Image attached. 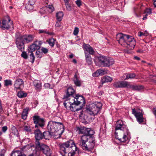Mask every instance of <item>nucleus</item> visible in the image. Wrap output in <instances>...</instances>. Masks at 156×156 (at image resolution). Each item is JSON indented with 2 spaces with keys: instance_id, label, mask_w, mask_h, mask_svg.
<instances>
[{
  "instance_id": "nucleus-1",
  "label": "nucleus",
  "mask_w": 156,
  "mask_h": 156,
  "mask_svg": "<svg viewBox=\"0 0 156 156\" xmlns=\"http://www.w3.org/2000/svg\"><path fill=\"white\" fill-rule=\"evenodd\" d=\"M59 152L62 156H75L76 152L78 153L79 149L74 141L71 140L59 144Z\"/></svg>"
},
{
  "instance_id": "nucleus-2",
  "label": "nucleus",
  "mask_w": 156,
  "mask_h": 156,
  "mask_svg": "<svg viewBox=\"0 0 156 156\" xmlns=\"http://www.w3.org/2000/svg\"><path fill=\"white\" fill-rule=\"evenodd\" d=\"M116 39L119 43L129 50L134 49L136 44L134 39L131 36L120 33L116 34Z\"/></svg>"
},
{
  "instance_id": "nucleus-3",
  "label": "nucleus",
  "mask_w": 156,
  "mask_h": 156,
  "mask_svg": "<svg viewBox=\"0 0 156 156\" xmlns=\"http://www.w3.org/2000/svg\"><path fill=\"white\" fill-rule=\"evenodd\" d=\"M47 127L48 130L51 131L52 137L55 139L60 138L64 131V126L60 122L51 121L49 122Z\"/></svg>"
},
{
  "instance_id": "nucleus-4",
  "label": "nucleus",
  "mask_w": 156,
  "mask_h": 156,
  "mask_svg": "<svg viewBox=\"0 0 156 156\" xmlns=\"http://www.w3.org/2000/svg\"><path fill=\"white\" fill-rule=\"evenodd\" d=\"M95 139L94 137L87 138L86 136L82 137L78 142L79 145L84 150L91 151L95 145Z\"/></svg>"
},
{
  "instance_id": "nucleus-5",
  "label": "nucleus",
  "mask_w": 156,
  "mask_h": 156,
  "mask_svg": "<svg viewBox=\"0 0 156 156\" xmlns=\"http://www.w3.org/2000/svg\"><path fill=\"white\" fill-rule=\"evenodd\" d=\"M102 106V104L100 102L92 103L90 105L89 107L86 108V112L90 115L94 116L98 114Z\"/></svg>"
},
{
  "instance_id": "nucleus-6",
  "label": "nucleus",
  "mask_w": 156,
  "mask_h": 156,
  "mask_svg": "<svg viewBox=\"0 0 156 156\" xmlns=\"http://www.w3.org/2000/svg\"><path fill=\"white\" fill-rule=\"evenodd\" d=\"M35 144V149L37 151H42L47 156L51 155V151L48 146L44 144H41L38 141L36 142Z\"/></svg>"
},
{
  "instance_id": "nucleus-7",
  "label": "nucleus",
  "mask_w": 156,
  "mask_h": 156,
  "mask_svg": "<svg viewBox=\"0 0 156 156\" xmlns=\"http://www.w3.org/2000/svg\"><path fill=\"white\" fill-rule=\"evenodd\" d=\"M77 129L78 131L79 134H83V135L81 136L80 139H81L82 137L84 136H86L87 138L93 137L92 135L94 133V132L90 129L83 126L80 127H78Z\"/></svg>"
},
{
  "instance_id": "nucleus-8",
  "label": "nucleus",
  "mask_w": 156,
  "mask_h": 156,
  "mask_svg": "<svg viewBox=\"0 0 156 156\" xmlns=\"http://www.w3.org/2000/svg\"><path fill=\"white\" fill-rule=\"evenodd\" d=\"M75 91L72 87L68 88L66 94L64 95L63 99L68 98L71 104H75L76 102L74 94Z\"/></svg>"
},
{
  "instance_id": "nucleus-9",
  "label": "nucleus",
  "mask_w": 156,
  "mask_h": 156,
  "mask_svg": "<svg viewBox=\"0 0 156 156\" xmlns=\"http://www.w3.org/2000/svg\"><path fill=\"white\" fill-rule=\"evenodd\" d=\"M94 62L96 65L99 67H105L107 66V58L106 56L103 55L96 56Z\"/></svg>"
},
{
  "instance_id": "nucleus-10",
  "label": "nucleus",
  "mask_w": 156,
  "mask_h": 156,
  "mask_svg": "<svg viewBox=\"0 0 156 156\" xmlns=\"http://www.w3.org/2000/svg\"><path fill=\"white\" fill-rule=\"evenodd\" d=\"M126 133L125 131L121 130L115 131V137L120 142L126 141L128 140V137L126 135L128 134V133Z\"/></svg>"
},
{
  "instance_id": "nucleus-11",
  "label": "nucleus",
  "mask_w": 156,
  "mask_h": 156,
  "mask_svg": "<svg viewBox=\"0 0 156 156\" xmlns=\"http://www.w3.org/2000/svg\"><path fill=\"white\" fill-rule=\"evenodd\" d=\"M8 21H7L6 20H3L2 21V26L1 27L3 30H13L14 29L13 24L12 22L11 21L9 16H7Z\"/></svg>"
},
{
  "instance_id": "nucleus-12",
  "label": "nucleus",
  "mask_w": 156,
  "mask_h": 156,
  "mask_svg": "<svg viewBox=\"0 0 156 156\" xmlns=\"http://www.w3.org/2000/svg\"><path fill=\"white\" fill-rule=\"evenodd\" d=\"M20 33H17L16 34V43L17 48L20 51H23L24 50L25 45L23 41L18 36Z\"/></svg>"
},
{
  "instance_id": "nucleus-13",
  "label": "nucleus",
  "mask_w": 156,
  "mask_h": 156,
  "mask_svg": "<svg viewBox=\"0 0 156 156\" xmlns=\"http://www.w3.org/2000/svg\"><path fill=\"white\" fill-rule=\"evenodd\" d=\"M33 119L34 123L36 124L35 126V128L38 127H42L44 125L45 121L44 119L41 118L38 115H34L33 116Z\"/></svg>"
},
{
  "instance_id": "nucleus-14",
  "label": "nucleus",
  "mask_w": 156,
  "mask_h": 156,
  "mask_svg": "<svg viewBox=\"0 0 156 156\" xmlns=\"http://www.w3.org/2000/svg\"><path fill=\"white\" fill-rule=\"evenodd\" d=\"M120 130L125 131L126 132V133L129 132L128 129L121 120H118L117 122L115 127V131H119Z\"/></svg>"
},
{
  "instance_id": "nucleus-15",
  "label": "nucleus",
  "mask_w": 156,
  "mask_h": 156,
  "mask_svg": "<svg viewBox=\"0 0 156 156\" xmlns=\"http://www.w3.org/2000/svg\"><path fill=\"white\" fill-rule=\"evenodd\" d=\"M132 113L134 115L136 118L137 121L140 123H142L143 121L144 118L143 114L140 112H138L135 109H132Z\"/></svg>"
},
{
  "instance_id": "nucleus-16",
  "label": "nucleus",
  "mask_w": 156,
  "mask_h": 156,
  "mask_svg": "<svg viewBox=\"0 0 156 156\" xmlns=\"http://www.w3.org/2000/svg\"><path fill=\"white\" fill-rule=\"evenodd\" d=\"M113 86L116 88H122L129 86V84L127 82L123 81H119L115 82Z\"/></svg>"
},
{
  "instance_id": "nucleus-17",
  "label": "nucleus",
  "mask_w": 156,
  "mask_h": 156,
  "mask_svg": "<svg viewBox=\"0 0 156 156\" xmlns=\"http://www.w3.org/2000/svg\"><path fill=\"white\" fill-rule=\"evenodd\" d=\"M83 48L84 49V53L85 52H86L89 53L88 54L93 55L94 54L95 51L90 45L88 44H86L83 43Z\"/></svg>"
},
{
  "instance_id": "nucleus-18",
  "label": "nucleus",
  "mask_w": 156,
  "mask_h": 156,
  "mask_svg": "<svg viewBox=\"0 0 156 156\" xmlns=\"http://www.w3.org/2000/svg\"><path fill=\"white\" fill-rule=\"evenodd\" d=\"M18 36L24 42L27 43L31 42L34 38L33 36L31 35H29L28 36H22L20 34Z\"/></svg>"
},
{
  "instance_id": "nucleus-19",
  "label": "nucleus",
  "mask_w": 156,
  "mask_h": 156,
  "mask_svg": "<svg viewBox=\"0 0 156 156\" xmlns=\"http://www.w3.org/2000/svg\"><path fill=\"white\" fill-rule=\"evenodd\" d=\"M24 82L21 79H18L14 82V87L16 90H20L21 86H23Z\"/></svg>"
},
{
  "instance_id": "nucleus-20",
  "label": "nucleus",
  "mask_w": 156,
  "mask_h": 156,
  "mask_svg": "<svg viewBox=\"0 0 156 156\" xmlns=\"http://www.w3.org/2000/svg\"><path fill=\"white\" fill-rule=\"evenodd\" d=\"M75 100L76 102L75 104L77 105H80V103L82 104H85V101L84 98L81 96L75 95Z\"/></svg>"
},
{
  "instance_id": "nucleus-21",
  "label": "nucleus",
  "mask_w": 156,
  "mask_h": 156,
  "mask_svg": "<svg viewBox=\"0 0 156 156\" xmlns=\"http://www.w3.org/2000/svg\"><path fill=\"white\" fill-rule=\"evenodd\" d=\"M36 42H36L32 44L28 47V49L27 50V51L28 52H29V51H30L31 52H33L36 50H38V49H40L41 44L40 45H37L36 44Z\"/></svg>"
},
{
  "instance_id": "nucleus-22",
  "label": "nucleus",
  "mask_w": 156,
  "mask_h": 156,
  "mask_svg": "<svg viewBox=\"0 0 156 156\" xmlns=\"http://www.w3.org/2000/svg\"><path fill=\"white\" fill-rule=\"evenodd\" d=\"M35 134V137L36 140V142L39 141V140H41L43 138V133L41 132L40 130L38 129H37L35 130L34 132Z\"/></svg>"
},
{
  "instance_id": "nucleus-23",
  "label": "nucleus",
  "mask_w": 156,
  "mask_h": 156,
  "mask_svg": "<svg viewBox=\"0 0 156 156\" xmlns=\"http://www.w3.org/2000/svg\"><path fill=\"white\" fill-rule=\"evenodd\" d=\"M33 84L34 87L35 89L37 91H41L42 88V85L40 81L37 80H35L33 81Z\"/></svg>"
},
{
  "instance_id": "nucleus-24",
  "label": "nucleus",
  "mask_w": 156,
  "mask_h": 156,
  "mask_svg": "<svg viewBox=\"0 0 156 156\" xmlns=\"http://www.w3.org/2000/svg\"><path fill=\"white\" fill-rule=\"evenodd\" d=\"M80 76L79 74L76 72L75 73L74 76L73 78V80L75 84L77 86H80L81 85V83L79 80Z\"/></svg>"
},
{
  "instance_id": "nucleus-25",
  "label": "nucleus",
  "mask_w": 156,
  "mask_h": 156,
  "mask_svg": "<svg viewBox=\"0 0 156 156\" xmlns=\"http://www.w3.org/2000/svg\"><path fill=\"white\" fill-rule=\"evenodd\" d=\"M90 55L85 52L86 62L88 65H91L92 63V59Z\"/></svg>"
},
{
  "instance_id": "nucleus-26",
  "label": "nucleus",
  "mask_w": 156,
  "mask_h": 156,
  "mask_svg": "<svg viewBox=\"0 0 156 156\" xmlns=\"http://www.w3.org/2000/svg\"><path fill=\"white\" fill-rule=\"evenodd\" d=\"M43 138L47 140H49L52 137L51 131L48 130L44 132L43 133Z\"/></svg>"
},
{
  "instance_id": "nucleus-27",
  "label": "nucleus",
  "mask_w": 156,
  "mask_h": 156,
  "mask_svg": "<svg viewBox=\"0 0 156 156\" xmlns=\"http://www.w3.org/2000/svg\"><path fill=\"white\" fill-rule=\"evenodd\" d=\"M129 87L131 88L132 89V90H140L143 89L144 88V87L142 85H130Z\"/></svg>"
},
{
  "instance_id": "nucleus-28",
  "label": "nucleus",
  "mask_w": 156,
  "mask_h": 156,
  "mask_svg": "<svg viewBox=\"0 0 156 156\" xmlns=\"http://www.w3.org/2000/svg\"><path fill=\"white\" fill-rule=\"evenodd\" d=\"M29 110L28 108H26L23 110L22 114V118L23 119L25 120L27 119Z\"/></svg>"
},
{
  "instance_id": "nucleus-29",
  "label": "nucleus",
  "mask_w": 156,
  "mask_h": 156,
  "mask_svg": "<svg viewBox=\"0 0 156 156\" xmlns=\"http://www.w3.org/2000/svg\"><path fill=\"white\" fill-rule=\"evenodd\" d=\"M64 14L62 12H59L56 13V19L58 21H61L62 19Z\"/></svg>"
},
{
  "instance_id": "nucleus-30",
  "label": "nucleus",
  "mask_w": 156,
  "mask_h": 156,
  "mask_svg": "<svg viewBox=\"0 0 156 156\" xmlns=\"http://www.w3.org/2000/svg\"><path fill=\"white\" fill-rule=\"evenodd\" d=\"M28 55L29 56L30 59L29 61L30 62H31L32 63H33L35 60V56L33 53V52H31L29 51V52H28Z\"/></svg>"
},
{
  "instance_id": "nucleus-31",
  "label": "nucleus",
  "mask_w": 156,
  "mask_h": 156,
  "mask_svg": "<svg viewBox=\"0 0 156 156\" xmlns=\"http://www.w3.org/2000/svg\"><path fill=\"white\" fill-rule=\"evenodd\" d=\"M33 3L32 4H30V2H29L28 4L26 5L25 8L27 10L30 11H31L33 9Z\"/></svg>"
},
{
  "instance_id": "nucleus-32",
  "label": "nucleus",
  "mask_w": 156,
  "mask_h": 156,
  "mask_svg": "<svg viewBox=\"0 0 156 156\" xmlns=\"http://www.w3.org/2000/svg\"><path fill=\"white\" fill-rule=\"evenodd\" d=\"M125 75L126 76V78L124 79L125 80L133 78L136 76L135 74L133 73L126 74Z\"/></svg>"
},
{
  "instance_id": "nucleus-33",
  "label": "nucleus",
  "mask_w": 156,
  "mask_h": 156,
  "mask_svg": "<svg viewBox=\"0 0 156 156\" xmlns=\"http://www.w3.org/2000/svg\"><path fill=\"white\" fill-rule=\"evenodd\" d=\"M27 96V94L23 91H20L17 93V96L20 98L25 97Z\"/></svg>"
},
{
  "instance_id": "nucleus-34",
  "label": "nucleus",
  "mask_w": 156,
  "mask_h": 156,
  "mask_svg": "<svg viewBox=\"0 0 156 156\" xmlns=\"http://www.w3.org/2000/svg\"><path fill=\"white\" fill-rule=\"evenodd\" d=\"M55 40L53 38L50 39L48 40L47 41L48 43L51 47L54 46L55 44Z\"/></svg>"
},
{
  "instance_id": "nucleus-35",
  "label": "nucleus",
  "mask_w": 156,
  "mask_h": 156,
  "mask_svg": "<svg viewBox=\"0 0 156 156\" xmlns=\"http://www.w3.org/2000/svg\"><path fill=\"white\" fill-rule=\"evenodd\" d=\"M77 105L76 104H73L70 105V108L69 110H70L73 112H75L76 110V107Z\"/></svg>"
},
{
  "instance_id": "nucleus-36",
  "label": "nucleus",
  "mask_w": 156,
  "mask_h": 156,
  "mask_svg": "<svg viewBox=\"0 0 156 156\" xmlns=\"http://www.w3.org/2000/svg\"><path fill=\"white\" fill-rule=\"evenodd\" d=\"M4 85L5 86H11L12 85V81L10 80H4Z\"/></svg>"
},
{
  "instance_id": "nucleus-37",
  "label": "nucleus",
  "mask_w": 156,
  "mask_h": 156,
  "mask_svg": "<svg viewBox=\"0 0 156 156\" xmlns=\"http://www.w3.org/2000/svg\"><path fill=\"white\" fill-rule=\"evenodd\" d=\"M114 62V60L112 58L108 57V66L113 65Z\"/></svg>"
},
{
  "instance_id": "nucleus-38",
  "label": "nucleus",
  "mask_w": 156,
  "mask_h": 156,
  "mask_svg": "<svg viewBox=\"0 0 156 156\" xmlns=\"http://www.w3.org/2000/svg\"><path fill=\"white\" fill-rule=\"evenodd\" d=\"M39 33L40 34L41 33H45L46 34H47L49 35H51L53 34V33L52 32H49L48 31H47V30L46 29H44V30H39Z\"/></svg>"
},
{
  "instance_id": "nucleus-39",
  "label": "nucleus",
  "mask_w": 156,
  "mask_h": 156,
  "mask_svg": "<svg viewBox=\"0 0 156 156\" xmlns=\"http://www.w3.org/2000/svg\"><path fill=\"white\" fill-rule=\"evenodd\" d=\"M47 9H50L51 12H52L54 10V8L52 5H49L47 6L46 7H44L43 9L45 10Z\"/></svg>"
},
{
  "instance_id": "nucleus-40",
  "label": "nucleus",
  "mask_w": 156,
  "mask_h": 156,
  "mask_svg": "<svg viewBox=\"0 0 156 156\" xmlns=\"http://www.w3.org/2000/svg\"><path fill=\"white\" fill-rule=\"evenodd\" d=\"M22 52V53L21 55V56L24 59H27L28 58V55L27 52L24 51Z\"/></svg>"
},
{
  "instance_id": "nucleus-41",
  "label": "nucleus",
  "mask_w": 156,
  "mask_h": 156,
  "mask_svg": "<svg viewBox=\"0 0 156 156\" xmlns=\"http://www.w3.org/2000/svg\"><path fill=\"white\" fill-rule=\"evenodd\" d=\"M24 129L28 132H31V129L29 125H25L24 126Z\"/></svg>"
},
{
  "instance_id": "nucleus-42",
  "label": "nucleus",
  "mask_w": 156,
  "mask_h": 156,
  "mask_svg": "<svg viewBox=\"0 0 156 156\" xmlns=\"http://www.w3.org/2000/svg\"><path fill=\"white\" fill-rule=\"evenodd\" d=\"M97 72H98L100 75H103L106 73V72L105 70L101 69L98 70Z\"/></svg>"
},
{
  "instance_id": "nucleus-43",
  "label": "nucleus",
  "mask_w": 156,
  "mask_h": 156,
  "mask_svg": "<svg viewBox=\"0 0 156 156\" xmlns=\"http://www.w3.org/2000/svg\"><path fill=\"white\" fill-rule=\"evenodd\" d=\"M101 84H103L104 83L107 82V79L106 76H104L101 79Z\"/></svg>"
},
{
  "instance_id": "nucleus-44",
  "label": "nucleus",
  "mask_w": 156,
  "mask_h": 156,
  "mask_svg": "<svg viewBox=\"0 0 156 156\" xmlns=\"http://www.w3.org/2000/svg\"><path fill=\"white\" fill-rule=\"evenodd\" d=\"M79 32V29L77 27H75L73 31V34L74 35L76 36L77 35Z\"/></svg>"
},
{
  "instance_id": "nucleus-45",
  "label": "nucleus",
  "mask_w": 156,
  "mask_h": 156,
  "mask_svg": "<svg viewBox=\"0 0 156 156\" xmlns=\"http://www.w3.org/2000/svg\"><path fill=\"white\" fill-rule=\"evenodd\" d=\"M66 9L69 11H70L72 9V7L69 4V3L65 4Z\"/></svg>"
},
{
  "instance_id": "nucleus-46",
  "label": "nucleus",
  "mask_w": 156,
  "mask_h": 156,
  "mask_svg": "<svg viewBox=\"0 0 156 156\" xmlns=\"http://www.w3.org/2000/svg\"><path fill=\"white\" fill-rule=\"evenodd\" d=\"M149 77L153 82L156 83V76H155L151 75H150Z\"/></svg>"
},
{
  "instance_id": "nucleus-47",
  "label": "nucleus",
  "mask_w": 156,
  "mask_h": 156,
  "mask_svg": "<svg viewBox=\"0 0 156 156\" xmlns=\"http://www.w3.org/2000/svg\"><path fill=\"white\" fill-rule=\"evenodd\" d=\"M36 53L37 58H41L42 57V52L38 51V50L36 51Z\"/></svg>"
},
{
  "instance_id": "nucleus-48",
  "label": "nucleus",
  "mask_w": 156,
  "mask_h": 156,
  "mask_svg": "<svg viewBox=\"0 0 156 156\" xmlns=\"http://www.w3.org/2000/svg\"><path fill=\"white\" fill-rule=\"evenodd\" d=\"M20 152V151H18L13 152L11 156H19Z\"/></svg>"
},
{
  "instance_id": "nucleus-49",
  "label": "nucleus",
  "mask_w": 156,
  "mask_h": 156,
  "mask_svg": "<svg viewBox=\"0 0 156 156\" xmlns=\"http://www.w3.org/2000/svg\"><path fill=\"white\" fill-rule=\"evenodd\" d=\"M6 152V150L5 149H3L0 152V156H4Z\"/></svg>"
},
{
  "instance_id": "nucleus-50",
  "label": "nucleus",
  "mask_w": 156,
  "mask_h": 156,
  "mask_svg": "<svg viewBox=\"0 0 156 156\" xmlns=\"http://www.w3.org/2000/svg\"><path fill=\"white\" fill-rule=\"evenodd\" d=\"M147 13V14H151V10L150 9H147L145 10L144 13Z\"/></svg>"
},
{
  "instance_id": "nucleus-51",
  "label": "nucleus",
  "mask_w": 156,
  "mask_h": 156,
  "mask_svg": "<svg viewBox=\"0 0 156 156\" xmlns=\"http://www.w3.org/2000/svg\"><path fill=\"white\" fill-rule=\"evenodd\" d=\"M41 50L42 52L44 54L47 53L48 51V50L47 48L44 47H42L41 48Z\"/></svg>"
},
{
  "instance_id": "nucleus-52",
  "label": "nucleus",
  "mask_w": 156,
  "mask_h": 156,
  "mask_svg": "<svg viewBox=\"0 0 156 156\" xmlns=\"http://www.w3.org/2000/svg\"><path fill=\"white\" fill-rule=\"evenodd\" d=\"M98 70L92 74V76L94 77H96L100 75L98 72H97Z\"/></svg>"
},
{
  "instance_id": "nucleus-53",
  "label": "nucleus",
  "mask_w": 156,
  "mask_h": 156,
  "mask_svg": "<svg viewBox=\"0 0 156 156\" xmlns=\"http://www.w3.org/2000/svg\"><path fill=\"white\" fill-rule=\"evenodd\" d=\"M76 3L77 6L80 7L81 5V1L80 0H77L76 1Z\"/></svg>"
},
{
  "instance_id": "nucleus-54",
  "label": "nucleus",
  "mask_w": 156,
  "mask_h": 156,
  "mask_svg": "<svg viewBox=\"0 0 156 156\" xmlns=\"http://www.w3.org/2000/svg\"><path fill=\"white\" fill-rule=\"evenodd\" d=\"M66 100L64 101V105H66L67 104H68L69 103H69V101L68 98H66ZM70 104H71V103H70Z\"/></svg>"
},
{
  "instance_id": "nucleus-55",
  "label": "nucleus",
  "mask_w": 156,
  "mask_h": 156,
  "mask_svg": "<svg viewBox=\"0 0 156 156\" xmlns=\"http://www.w3.org/2000/svg\"><path fill=\"white\" fill-rule=\"evenodd\" d=\"M8 128L6 126H5L2 127V130L4 133H5L7 130Z\"/></svg>"
},
{
  "instance_id": "nucleus-56",
  "label": "nucleus",
  "mask_w": 156,
  "mask_h": 156,
  "mask_svg": "<svg viewBox=\"0 0 156 156\" xmlns=\"http://www.w3.org/2000/svg\"><path fill=\"white\" fill-rule=\"evenodd\" d=\"M44 87L46 88L47 89H50V85L49 83H45L44 84Z\"/></svg>"
},
{
  "instance_id": "nucleus-57",
  "label": "nucleus",
  "mask_w": 156,
  "mask_h": 156,
  "mask_svg": "<svg viewBox=\"0 0 156 156\" xmlns=\"http://www.w3.org/2000/svg\"><path fill=\"white\" fill-rule=\"evenodd\" d=\"M60 21H58L56 23L55 26L56 27H60L61 25Z\"/></svg>"
},
{
  "instance_id": "nucleus-58",
  "label": "nucleus",
  "mask_w": 156,
  "mask_h": 156,
  "mask_svg": "<svg viewBox=\"0 0 156 156\" xmlns=\"http://www.w3.org/2000/svg\"><path fill=\"white\" fill-rule=\"evenodd\" d=\"M71 104L70 103H69L68 104H67V105H64L65 108H66V109L69 110L70 108V105H71Z\"/></svg>"
},
{
  "instance_id": "nucleus-59",
  "label": "nucleus",
  "mask_w": 156,
  "mask_h": 156,
  "mask_svg": "<svg viewBox=\"0 0 156 156\" xmlns=\"http://www.w3.org/2000/svg\"><path fill=\"white\" fill-rule=\"evenodd\" d=\"M144 34L141 32H139L138 33V35L139 36L141 37L143 35H144Z\"/></svg>"
},
{
  "instance_id": "nucleus-60",
  "label": "nucleus",
  "mask_w": 156,
  "mask_h": 156,
  "mask_svg": "<svg viewBox=\"0 0 156 156\" xmlns=\"http://www.w3.org/2000/svg\"><path fill=\"white\" fill-rule=\"evenodd\" d=\"M82 108V106H80L79 108L77 107V106L76 107V111H79Z\"/></svg>"
},
{
  "instance_id": "nucleus-61",
  "label": "nucleus",
  "mask_w": 156,
  "mask_h": 156,
  "mask_svg": "<svg viewBox=\"0 0 156 156\" xmlns=\"http://www.w3.org/2000/svg\"><path fill=\"white\" fill-rule=\"evenodd\" d=\"M112 80V78L109 76H108V82H111Z\"/></svg>"
},
{
  "instance_id": "nucleus-62",
  "label": "nucleus",
  "mask_w": 156,
  "mask_h": 156,
  "mask_svg": "<svg viewBox=\"0 0 156 156\" xmlns=\"http://www.w3.org/2000/svg\"><path fill=\"white\" fill-rule=\"evenodd\" d=\"M103 93V91H100L98 93V95H101Z\"/></svg>"
},
{
  "instance_id": "nucleus-63",
  "label": "nucleus",
  "mask_w": 156,
  "mask_h": 156,
  "mask_svg": "<svg viewBox=\"0 0 156 156\" xmlns=\"http://www.w3.org/2000/svg\"><path fill=\"white\" fill-rule=\"evenodd\" d=\"M147 15H148L147 14L145 15V16H144V17L143 18V20H145L147 19Z\"/></svg>"
},
{
  "instance_id": "nucleus-64",
  "label": "nucleus",
  "mask_w": 156,
  "mask_h": 156,
  "mask_svg": "<svg viewBox=\"0 0 156 156\" xmlns=\"http://www.w3.org/2000/svg\"><path fill=\"white\" fill-rule=\"evenodd\" d=\"M19 156H26L24 154L21 153L20 152V153L19 154Z\"/></svg>"
}]
</instances>
